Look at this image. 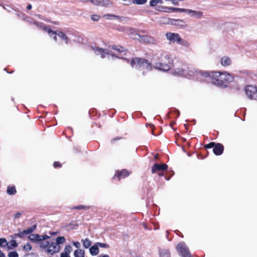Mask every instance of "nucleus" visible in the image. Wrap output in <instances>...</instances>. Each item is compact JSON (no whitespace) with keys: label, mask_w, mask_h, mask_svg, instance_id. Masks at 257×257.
Here are the masks:
<instances>
[{"label":"nucleus","mask_w":257,"mask_h":257,"mask_svg":"<svg viewBox=\"0 0 257 257\" xmlns=\"http://www.w3.org/2000/svg\"><path fill=\"white\" fill-rule=\"evenodd\" d=\"M201 75L207 78L214 85L222 88H226L229 83L234 80L233 76L227 72H202Z\"/></svg>","instance_id":"obj_1"},{"label":"nucleus","mask_w":257,"mask_h":257,"mask_svg":"<svg viewBox=\"0 0 257 257\" xmlns=\"http://www.w3.org/2000/svg\"><path fill=\"white\" fill-rule=\"evenodd\" d=\"M152 60L156 69L163 71L169 70L173 61L170 55L160 52L156 53Z\"/></svg>","instance_id":"obj_2"},{"label":"nucleus","mask_w":257,"mask_h":257,"mask_svg":"<svg viewBox=\"0 0 257 257\" xmlns=\"http://www.w3.org/2000/svg\"><path fill=\"white\" fill-rule=\"evenodd\" d=\"M170 72L174 75L188 78H190L194 75L198 76L202 74V72L189 70V68L184 64H182L181 66L175 65L174 68L171 69Z\"/></svg>","instance_id":"obj_3"},{"label":"nucleus","mask_w":257,"mask_h":257,"mask_svg":"<svg viewBox=\"0 0 257 257\" xmlns=\"http://www.w3.org/2000/svg\"><path fill=\"white\" fill-rule=\"evenodd\" d=\"M131 65L133 67L141 69L142 71L144 70L150 71L152 69L151 64L149 61L139 58L133 59L131 62Z\"/></svg>","instance_id":"obj_4"},{"label":"nucleus","mask_w":257,"mask_h":257,"mask_svg":"<svg viewBox=\"0 0 257 257\" xmlns=\"http://www.w3.org/2000/svg\"><path fill=\"white\" fill-rule=\"evenodd\" d=\"M41 248L46 249L47 251L52 254L59 251L60 247L53 241H44L40 242Z\"/></svg>","instance_id":"obj_5"},{"label":"nucleus","mask_w":257,"mask_h":257,"mask_svg":"<svg viewBox=\"0 0 257 257\" xmlns=\"http://www.w3.org/2000/svg\"><path fill=\"white\" fill-rule=\"evenodd\" d=\"M245 93L248 98L257 100V86L247 85L244 88Z\"/></svg>","instance_id":"obj_6"},{"label":"nucleus","mask_w":257,"mask_h":257,"mask_svg":"<svg viewBox=\"0 0 257 257\" xmlns=\"http://www.w3.org/2000/svg\"><path fill=\"white\" fill-rule=\"evenodd\" d=\"M92 49L96 55H100L102 58H105L106 55H107L108 57L111 56L113 58L115 56V57L120 58L119 56L115 55L112 52L106 49H103L97 47H93Z\"/></svg>","instance_id":"obj_7"},{"label":"nucleus","mask_w":257,"mask_h":257,"mask_svg":"<svg viewBox=\"0 0 257 257\" xmlns=\"http://www.w3.org/2000/svg\"><path fill=\"white\" fill-rule=\"evenodd\" d=\"M176 249L182 257H192L189 251V248L184 242L179 243Z\"/></svg>","instance_id":"obj_8"},{"label":"nucleus","mask_w":257,"mask_h":257,"mask_svg":"<svg viewBox=\"0 0 257 257\" xmlns=\"http://www.w3.org/2000/svg\"><path fill=\"white\" fill-rule=\"evenodd\" d=\"M138 40L140 42L149 44H157V41L154 37L148 35H141L138 34H136V37L134 38Z\"/></svg>","instance_id":"obj_9"},{"label":"nucleus","mask_w":257,"mask_h":257,"mask_svg":"<svg viewBox=\"0 0 257 257\" xmlns=\"http://www.w3.org/2000/svg\"><path fill=\"white\" fill-rule=\"evenodd\" d=\"M166 37L168 40L173 43H178L181 37L178 33L168 32L166 34Z\"/></svg>","instance_id":"obj_10"},{"label":"nucleus","mask_w":257,"mask_h":257,"mask_svg":"<svg viewBox=\"0 0 257 257\" xmlns=\"http://www.w3.org/2000/svg\"><path fill=\"white\" fill-rule=\"evenodd\" d=\"M168 168V166L165 164H159L156 163L152 168V172L155 173L158 171H164L166 170Z\"/></svg>","instance_id":"obj_11"},{"label":"nucleus","mask_w":257,"mask_h":257,"mask_svg":"<svg viewBox=\"0 0 257 257\" xmlns=\"http://www.w3.org/2000/svg\"><path fill=\"white\" fill-rule=\"evenodd\" d=\"M178 8H173V7H164V6H159L156 9L157 10L165 12V13H170L171 12H177V10H175L176 9H177Z\"/></svg>","instance_id":"obj_12"},{"label":"nucleus","mask_w":257,"mask_h":257,"mask_svg":"<svg viewBox=\"0 0 257 257\" xmlns=\"http://www.w3.org/2000/svg\"><path fill=\"white\" fill-rule=\"evenodd\" d=\"M224 150L223 146L219 143L216 144L215 147L213 148V153L216 155H220L222 154Z\"/></svg>","instance_id":"obj_13"},{"label":"nucleus","mask_w":257,"mask_h":257,"mask_svg":"<svg viewBox=\"0 0 257 257\" xmlns=\"http://www.w3.org/2000/svg\"><path fill=\"white\" fill-rule=\"evenodd\" d=\"M221 64L224 67H227L231 65L232 60L230 57L227 56H223L221 59Z\"/></svg>","instance_id":"obj_14"},{"label":"nucleus","mask_w":257,"mask_h":257,"mask_svg":"<svg viewBox=\"0 0 257 257\" xmlns=\"http://www.w3.org/2000/svg\"><path fill=\"white\" fill-rule=\"evenodd\" d=\"M171 25L176 26L183 27L185 25V22L183 20L172 19Z\"/></svg>","instance_id":"obj_15"},{"label":"nucleus","mask_w":257,"mask_h":257,"mask_svg":"<svg viewBox=\"0 0 257 257\" xmlns=\"http://www.w3.org/2000/svg\"><path fill=\"white\" fill-rule=\"evenodd\" d=\"M42 28H43V29L44 31L47 32L51 37H53L54 40H57V36L58 32H56L53 31H52L50 29V28H49L48 27H45V26L42 27Z\"/></svg>","instance_id":"obj_16"},{"label":"nucleus","mask_w":257,"mask_h":257,"mask_svg":"<svg viewBox=\"0 0 257 257\" xmlns=\"http://www.w3.org/2000/svg\"><path fill=\"white\" fill-rule=\"evenodd\" d=\"M130 175L129 172L126 170H122L121 171H118L114 176H117L118 180L128 176Z\"/></svg>","instance_id":"obj_17"},{"label":"nucleus","mask_w":257,"mask_h":257,"mask_svg":"<svg viewBox=\"0 0 257 257\" xmlns=\"http://www.w3.org/2000/svg\"><path fill=\"white\" fill-rule=\"evenodd\" d=\"M89 251L92 255H96L99 253L98 246L96 243L89 248Z\"/></svg>","instance_id":"obj_18"},{"label":"nucleus","mask_w":257,"mask_h":257,"mask_svg":"<svg viewBox=\"0 0 257 257\" xmlns=\"http://www.w3.org/2000/svg\"><path fill=\"white\" fill-rule=\"evenodd\" d=\"M28 239L34 242L41 241L40 235L38 234H31L29 236Z\"/></svg>","instance_id":"obj_19"},{"label":"nucleus","mask_w":257,"mask_h":257,"mask_svg":"<svg viewBox=\"0 0 257 257\" xmlns=\"http://www.w3.org/2000/svg\"><path fill=\"white\" fill-rule=\"evenodd\" d=\"M190 16L197 19H201L203 17V12L199 11L192 10Z\"/></svg>","instance_id":"obj_20"},{"label":"nucleus","mask_w":257,"mask_h":257,"mask_svg":"<svg viewBox=\"0 0 257 257\" xmlns=\"http://www.w3.org/2000/svg\"><path fill=\"white\" fill-rule=\"evenodd\" d=\"M37 228V225L34 224L31 227L27 228V229H25L23 231V233L24 234L25 236L29 234H31L32 232H33Z\"/></svg>","instance_id":"obj_21"},{"label":"nucleus","mask_w":257,"mask_h":257,"mask_svg":"<svg viewBox=\"0 0 257 257\" xmlns=\"http://www.w3.org/2000/svg\"><path fill=\"white\" fill-rule=\"evenodd\" d=\"M171 19L170 18L163 17H161L159 19V23L161 24H168L171 25Z\"/></svg>","instance_id":"obj_22"},{"label":"nucleus","mask_w":257,"mask_h":257,"mask_svg":"<svg viewBox=\"0 0 257 257\" xmlns=\"http://www.w3.org/2000/svg\"><path fill=\"white\" fill-rule=\"evenodd\" d=\"M85 251L81 249H77L74 251V255L75 257H84Z\"/></svg>","instance_id":"obj_23"},{"label":"nucleus","mask_w":257,"mask_h":257,"mask_svg":"<svg viewBox=\"0 0 257 257\" xmlns=\"http://www.w3.org/2000/svg\"><path fill=\"white\" fill-rule=\"evenodd\" d=\"M57 36L62 40H63L65 41L66 44H68L69 39L63 32L61 31H58L57 33Z\"/></svg>","instance_id":"obj_24"},{"label":"nucleus","mask_w":257,"mask_h":257,"mask_svg":"<svg viewBox=\"0 0 257 257\" xmlns=\"http://www.w3.org/2000/svg\"><path fill=\"white\" fill-rule=\"evenodd\" d=\"M18 246V244L15 240H12L10 242H8V245H7L8 248L10 249H13Z\"/></svg>","instance_id":"obj_25"},{"label":"nucleus","mask_w":257,"mask_h":257,"mask_svg":"<svg viewBox=\"0 0 257 257\" xmlns=\"http://www.w3.org/2000/svg\"><path fill=\"white\" fill-rule=\"evenodd\" d=\"M113 5L112 2L111 0H101V6L109 8Z\"/></svg>","instance_id":"obj_26"},{"label":"nucleus","mask_w":257,"mask_h":257,"mask_svg":"<svg viewBox=\"0 0 257 257\" xmlns=\"http://www.w3.org/2000/svg\"><path fill=\"white\" fill-rule=\"evenodd\" d=\"M178 44H179L186 48H188L190 46V44L187 41L181 38H180V40H179Z\"/></svg>","instance_id":"obj_27"},{"label":"nucleus","mask_w":257,"mask_h":257,"mask_svg":"<svg viewBox=\"0 0 257 257\" xmlns=\"http://www.w3.org/2000/svg\"><path fill=\"white\" fill-rule=\"evenodd\" d=\"M160 257H170V251L168 249H161L160 250Z\"/></svg>","instance_id":"obj_28"},{"label":"nucleus","mask_w":257,"mask_h":257,"mask_svg":"<svg viewBox=\"0 0 257 257\" xmlns=\"http://www.w3.org/2000/svg\"><path fill=\"white\" fill-rule=\"evenodd\" d=\"M81 241L83 243V246L86 248H88L91 245V241L88 238L82 239Z\"/></svg>","instance_id":"obj_29"},{"label":"nucleus","mask_w":257,"mask_h":257,"mask_svg":"<svg viewBox=\"0 0 257 257\" xmlns=\"http://www.w3.org/2000/svg\"><path fill=\"white\" fill-rule=\"evenodd\" d=\"M7 192L9 195H14L16 193L17 191L15 186H8Z\"/></svg>","instance_id":"obj_30"},{"label":"nucleus","mask_w":257,"mask_h":257,"mask_svg":"<svg viewBox=\"0 0 257 257\" xmlns=\"http://www.w3.org/2000/svg\"><path fill=\"white\" fill-rule=\"evenodd\" d=\"M65 238L64 236H59L56 239V243L59 245L60 244H62L65 242Z\"/></svg>","instance_id":"obj_31"},{"label":"nucleus","mask_w":257,"mask_h":257,"mask_svg":"<svg viewBox=\"0 0 257 257\" xmlns=\"http://www.w3.org/2000/svg\"><path fill=\"white\" fill-rule=\"evenodd\" d=\"M175 10H177V12H184L188 14L190 16L192 10L187 9H183V8H178L176 9Z\"/></svg>","instance_id":"obj_32"},{"label":"nucleus","mask_w":257,"mask_h":257,"mask_svg":"<svg viewBox=\"0 0 257 257\" xmlns=\"http://www.w3.org/2000/svg\"><path fill=\"white\" fill-rule=\"evenodd\" d=\"M8 245V242L7 239L5 238H0V247H4L7 246Z\"/></svg>","instance_id":"obj_33"},{"label":"nucleus","mask_w":257,"mask_h":257,"mask_svg":"<svg viewBox=\"0 0 257 257\" xmlns=\"http://www.w3.org/2000/svg\"><path fill=\"white\" fill-rule=\"evenodd\" d=\"M112 49L117 51L118 52H119V53H122V52H124V48L122 47H121V46H114V45H113V46H112Z\"/></svg>","instance_id":"obj_34"},{"label":"nucleus","mask_w":257,"mask_h":257,"mask_svg":"<svg viewBox=\"0 0 257 257\" xmlns=\"http://www.w3.org/2000/svg\"><path fill=\"white\" fill-rule=\"evenodd\" d=\"M104 18L106 19L110 20L112 19H118L119 17L112 14H106L103 16Z\"/></svg>","instance_id":"obj_35"},{"label":"nucleus","mask_w":257,"mask_h":257,"mask_svg":"<svg viewBox=\"0 0 257 257\" xmlns=\"http://www.w3.org/2000/svg\"><path fill=\"white\" fill-rule=\"evenodd\" d=\"M72 250V247L70 245H67L65 246L64 248V253H66L67 254H69L71 253Z\"/></svg>","instance_id":"obj_36"},{"label":"nucleus","mask_w":257,"mask_h":257,"mask_svg":"<svg viewBox=\"0 0 257 257\" xmlns=\"http://www.w3.org/2000/svg\"><path fill=\"white\" fill-rule=\"evenodd\" d=\"M147 2V0H133V4L135 5H144Z\"/></svg>","instance_id":"obj_37"},{"label":"nucleus","mask_w":257,"mask_h":257,"mask_svg":"<svg viewBox=\"0 0 257 257\" xmlns=\"http://www.w3.org/2000/svg\"><path fill=\"white\" fill-rule=\"evenodd\" d=\"M18 237L21 238H24L25 237L23 231H19L18 233L14 234V235L12 236V237L14 238H16Z\"/></svg>","instance_id":"obj_38"},{"label":"nucleus","mask_w":257,"mask_h":257,"mask_svg":"<svg viewBox=\"0 0 257 257\" xmlns=\"http://www.w3.org/2000/svg\"><path fill=\"white\" fill-rule=\"evenodd\" d=\"M96 244H97V246L100 247H102V248H108L109 247V245L106 243H105L97 242Z\"/></svg>","instance_id":"obj_39"},{"label":"nucleus","mask_w":257,"mask_h":257,"mask_svg":"<svg viewBox=\"0 0 257 257\" xmlns=\"http://www.w3.org/2000/svg\"><path fill=\"white\" fill-rule=\"evenodd\" d=\"M8 257H19V255L17 251H11L8 254Z\"/></svg>","instance_id":"obj_40"},{"label":"nucleus","mask_w":257,"mask_h":257,"mask_svg":"<svg viewBox=\"0 0 257 257\" xmlns=\"http://www.w3.org/2000/svg\"><path fill=\"white\" fill-rule=\"evenodd\" d=\"M101 0H91V3L95 6H101Z\"/></svg>","instance_id":"obj_41"},{"label":"nucleus","mask_w":257,"mask_h":257,"mask_svg":"<svg viewBox=\"0 0 257 257\" xmlns=\"http://www.w3.org/2000/svg\"><path fill=\"white\" fill-rule=\"evenodd\" d=\"M183 0H164L165 2H171L174 6H178V1H182Z\"/></svg>","instance_id":"obj_42"},{"label":"nucleus","mask_w":257,"mask_h":257,"mask_svg":"<svg viewBox=\"0 0 257 257\" xmlns=\"http://www.w3.org/2000/svg\"><path fill=\"white\" fill-rule=\"evenodd\" d=\"M150 6L152 7H154L158 5V1L157 0H151L150 1Z\"/></svg>","instance_id":"obj_43"},{"label":"nucleus","mask_w":257,"mask_h":257,"mask_svg":"<svg viewBox=\"0 0 257 257\" xmlns=\"http://www.w3.org/2000/svg\"><path fill=\"white\" fill-rule=\"evenodd\" d=\"M216 145V144L215 143L211 142V143H209L208 144L206 145L205 147L206 148H208V149L212 148H213V147L214 148L215 146Z\"/></svg>","instance_id":"obj_44"},{"label":"nucleus","mask_w":257,"mask_h":257,"mask_svg":"<svg viewBox=\"0 0 257 257\" xmlns=\"http://www.w3.org/2000/svg\"><path fill=\"white\" fill-rule=\"evenodd\" d=\"M24 249L26 251H30L32 249V246L30 244L27 243L24 246Z\"/></svg>","instance_id":"obj_45"},{"label":"nucleus","mask_w":257,"mask_h":257,"mask_svg":"<svg viewBox=\"0 0 257 257\" xmlns=\"http://www.w3.org/2000/svg\"><path fill=\"white\" fill-rule=\"evenodd\" d=\"M41 237V242L46 241V239H49L50 238V236H48L47 235H40Z\"/></svg>","instance_id":"obj_46"},{"label":"nucleus","mask_w":257,"mask_h":257,"mask_svg":"<svg viewBox=\"0 0 257 257\" xmlns=\"http://www.w3.org/2000/svg\"><path fill=\"white\" fill-rule=\"evenodd\" d=\"M89 207L84 205H78L74 207L76 209H87Z\"/></svg>","instance_id":"obj_47"},{"label":"nucleus","mask_w":257,"mask_h":257,"mask_svg":"<svg viewBox=\"0 0 257 257\" xmlns=\"http://www.w3.org/2000/svg\"><path fill=\"white\" fill-rule=\"evenodd\" d=\"M91 19L94 21H97L100 19V16L97 15H93L91 16Z\"/></svg>","instance_id":"obj_48"},{"label":"nucleus","mask_w":257,"mask_h":257,"mask_svg":"<svg viewBox=\"0 0 257 257\" xmlns=\"http://www.w3.org/2000/svg\"><path fill=\"white\" fill-rule=\"evenodd\" d=\"M122 1L124 2H125V3L124 4V5H125V6H129L130 5H131V4L133 3L132 0H122Z\"/></svg>","instance_id":"obj_49"},{"label":"nucleus","mask_w":257,"mask_h":257,"mask_svg":"<svg viewBox=\"0 0 257 257\" xmlns=\"http://www.w3.org/2000/svg\"><path fill=\"white\" fill-rule=\"evenodd\" d=\"M73 245L76 247H77L78 249H79L80 247V243L78 242V241H76V242H73Z\"/></svg>","instance_id":"obj_50"},{"label":"nucleus","mask_w":257,"mask_h":257,"mask_svg":"<svg viewBox=\"0 0 257 257\" xmlns=\"http://www.w3.org/2000/svg\"><path fill=\"white\" fill-rule=\"evenodd\" d=\"M53 166L55 168H56L58 167H60L61 166V165L60 164V163L59 162H55L54 163Z\"/></svg>","instance_id":"obj_51"},{"label":"nucleus","mask_w":257,"mask_h":257,"mask_svg":"<svg viewBox=\"0 0 257 257\" xmlns=\"http://www.w3.org/2000/svg\"><path fill=\"white\" fill-rule=\"evenodd\" d=\"M21 216V213L20 212H18L15 215V218H18Z\"/></svg>","instance_id":"obj_52"},{"label":"nucleus","mask_w":257,"mask_h":257,"mask_svg":"<svg viewBox=\"0 0 257 257\" xmlns=\"http://www.w3.org/2000/svg\"><path fill=\"white\" fill-rule=\"evenodd\" d=\"M60 257H70V255L62 252L61 253Z\"/></svg>","instance_id":"obj_53"},{"label":"nucleus","mask_w":257,"mask_h":257,"mask_svg":"<svg viewBox=\"0 0 257 257\" xmlns=\"http://www.w3.org/2000/svg\"><path fill=\"white\" fill-rule=\"evenodd\" d=\"M121 138H119V137H116V138H113L112 140H111V142L113 143L114 141H116V140H120L121 139Z\"/></svg>","instance_id":"obj_54"},{"label":"nucleus","mask_w":257,"mask_h":257,"mask_svg":"<svg viewBox=\"0 0 257 257\" xmlns=\"http://www.w3.org/2000/svg\"><path fill=\"white\" fill-rule=\"evenodd\" d=\"M0 257H5V254L0 249Z\"/></svg>","instance_id":"obj_55"},{"label":"nucleus","mask_w":257,"mask_h":257,"mask_svg":"<svg viewBox=\"0 0 257 257\" xmlns=\"http://www.w3.org/2000/svg\"><path fill=\"white\" fill-rule=\"evenodd\" d=\"M158 4H163L164 3V0H157Z\"/></svg>","instance_id":"obj_56"},{"label":"nucleus","mask_w":257,"mask_h":257,"mask_svg":"<svg viewBox=\"0 0 257 257\" xmlns=\"http://www.w3.org/2000/svg\"><path fill=\"white\" fill-rule=\"evenodd\" d=\"M80 2H82V3H87V2H91V0H79Z\"/></svg>","instance_id":"obj_57"},{"label":"nucleus","mask_w":257,"mask_h":257,"mask_svg":"<svg viewBox=\"0 0 257 257\" xmlns=\"http://www.w3.org/2000/svg\"><path fill=\"white\" fill-rule=\"evenodd\" d=\"M98 257H109L108 255L107 254H103V255H100L98 256Z\"/></svg>","instance_id":"obj_58"},{"label":"nucleus","mask_w":257,"mask_h":257,"mask_svg":"<svg viewBox=\"0 0 257 257\" xmlns=\"http://www.w3.org/2000/svg\"><path fill=\"white\" fill-rule=\"evenodd\" d=\"M32 5L31 4H29L28 6H27V9L28 10H31L32 9Z\"/></svg>","instance_id":"obj_59"},{"label":"nucleus","mask_w":257,"mask_h":257,"mask_svg":"<svg viewBox=\"0 0 257 257\" xmlns=\"http://www.w3.org/2000/svg\"><path fill=\"white\" fill-rule=\"evenodd\" d=\"M55 234H56V232H54L50 233V234H51V235H54Z\"/></svg>","instance_id":"obj_60"},{"label":"nucleus","mask_w":257,"mask_h":257,"mask_svg":"<svg viewBox=\"0 0 257 257\" xmlns=\"http://www.w3.org/2000/svg\"><path fill=\"white\" fill-rule=\"evenodd\" d=\"M157 157H158V155H156V156H155V159H157Z\"/></svg>","instance_id":"obj_61"},{"label":"nucleus","mask_w":257,"mask_h":257,"mask_svg":"<svg viewBox=\"0 0 257 257\" xmlns=\"http://www.w3.org/2000/svg\"><path fill=\"white\" fill-rule=\"evenodd\" d=\"M173 124H174V123H173V122L171 123V125H173Z\"/></svg>","instance_id":"obj_62"}]
</instances>
